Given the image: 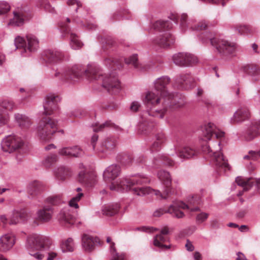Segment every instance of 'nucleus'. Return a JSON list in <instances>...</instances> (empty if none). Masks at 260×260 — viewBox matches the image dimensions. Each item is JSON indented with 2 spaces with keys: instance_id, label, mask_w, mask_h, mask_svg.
Listing matches in <instances>:
<instances>
[{
  "instance_id": "7ed1b4c3",
  "label": "nucleus",
  "mask_w": 260,
  "mask_h": 260,
  "mask_svg": "<svg viewBox=\"0 0 260 260\" xmlns=\"http://www.w3.org/2000/svg\"><path fill=\"white\" fill-rule=\"evenodd\" d=\"M60 100L57 95L49 94L44 104V114L46 115L41 119L37 129L38 136L42 141H47L52 138V135L57 131V122L47 115L52 114L57 108Z\"/></svg>"
},
{
  "instance_id": "79ce46f5",
  "label": "nucleus",
  "mask_w": 260,
  "mask_h": 260,
  "mask_svg": "<svg viewBox=\"0 0 260 260\" xmlns=\"http://www.w3.org/2000/svg\"><path fill=\"white\" fill-rule=\"evenodd\" d=\"M61 249L63 252H72L74 250V240L71 238H69L62 242Z\"/></svg>"
},
{
  "instance_id": "4c0bfd02",
  "label": "nucleus",
  "mask_w": 260,
  "mask_h": 260,
  "mask_svg": "<svg viewBox=\"0 0 260 260\" xmlns=\"http://www.w3.org/2000/svg\"><path fill=\"white\" fill-rule=\"evenodd\" d=\"M105 63L107 66H109L114 70H120L122 68L121 62L118 59H114L111 56H108L105 59Z\"/></svg>"
},
{
  "instance_id": "b1692460",
  "label": "nucleus",
  "mask_w": 260,
  "mask_h": 260,
  "mask_svg": "<svg viewBox=\"0 0 260 260\" xmlns=\"http://www.w3.org/2000/svg\"><path fill=\"white\" fill-rule=\"evenodd\" d=\"M249 117L250 112L249 110L245 107H242L239 108L235 112L231 118V122L232 124L242 122L248 119Z\"/></svg>"
},
{
  "instance_id": "39448f33",
  "label": "nucleus",
  "mask_w": 260,
  "mask_h": 260,
  "mask_svg": "<svg viewBox=\"0 0 260 260\" xmlns=\"http://www.w3.org/2000/svg\"><path fill=\"white\" fill-rule=\"evenodd\" d=\"M158 92L156 93L153 91H148L145 93L143 101L149 115L161 118L167 110V104L165 101L162 104V109L157 108L161 101Z\"/></svg>"
},
{
  "instance_id": "c03bdc74",
  "label": "nucleus",
  "mask_w": 260,
  "mask_h": 260,
  "mask_svg": "<svg viewBox=\"0 0 260 260\" xmlns=\"http://www.w3.org/2000/svg\"><path fill=\"white\" fill-rule=\"evenodd\" d=\"M154 163L157 166H160L161 164H163L165 165L172 166L174 164L173 161L166 155H162L159 158H155Z\"/></svg>"
},
{
  "instance_id": "c9c22d12",
  "label": "nucleus",
  "mask_w": 260,
  "mask_h": 260,
  "mask_svg": "<svg viewBox=\"0 0 260 260\" xmlns=\"http://www.w3.org/2000/svg\"><path fill=\"white\" fill-rule=\"evenodd\" d=\"M120 208L117 204L105 206L102 209L103 214L107 216H112L116 214Z\"/></svg>"
},
{
  "instance_id": "5701e85b",
  "label": "nucleus",
  "mask_w": 260,
  "mask_h": 260,
  "mask_svg": "<svg viewBox=\"0 0 260 260\" xmlns=\"http://www.w3.org/2000/svg\"><path fill=\"white\" fill-rule=\"evenodd\" d=\"M175 81L180 88L187 89L194 82V78L189 74H181L176 77Z\"/></svg>"
},
{
  "instance_id": "c756f323",
  "label": "nucleus",
  "mask_w": 260,
  "mask_h": 260,
  "mask_svg": "<svg viewBox=\"0 0 260 260\" xmlns=\"http://www.w3.org/2000/svg\"><path fill=\"white\" fill-rule=\"evenodd\" d=\"M169 234L168 229H162L159 234H157L154 238L153 244L155 246L161 248H169V247L164 245V242L167 241V235Z\"/></svg>"
},
{
  "instance_id": "09e8293b",
  "label": "nucleus",
  "mask_w": 260,
  "mask_h": 260,
  "mask_svg": "<svg viewBox=\"0 0 260 260\" xmlns=\"http://www.w3.org/2000/svg\"><path fill=\"white\" fill-rule=\"evenodd\" d=\"M47 202L52 205H58L62 202V197L60 195H55L50 197L47 199Z\"/></svg>"
},
{
  "instance_id": "4468645a",
  "label": "nucleus",
  "mask_w": 260,
  "mask_h": 260,
  "mask_svg": "<svg viewBox=\"0 0 260 260\" xmlns=\"http://www.w3.org/2000/svg\"><path fill=\"white\" fill-rule=\"evenodd\" d=\"M174 62L180 67L192 66L198 62V58L194 55L188 53H178L173 56Z\"/></svg>"
},
{
  "instance_id": "774afa93",
  "label": "nucleus",
  "mask_w": 260,
  "mask_h": 260,
  "mask_svg": "<svg viewBox=\"0 0 260 260\" xmlns=\"http://www.w3.org/2000/svg\"><path fill=\"white\" fill-rule=\"evenodd\" d=\"M140 106V105L138 102H134L132 103V104L131 105V109L132 111H137L138 110Z\"/></svg>"
},
{
  "instance_id": "f03ea898",
  "label": "nucleus",
  "mask_w": 260,
  "mask_h": 260,
  "mask_svg": "<svg viewBox=\"0 0 260 260\" xmlns=\"http://www.w3.org/2000/svg\"><path fill=\"white\" fill-rule=\"evenodd\" d=\"M84 74L89 80H99L101 79L103 87L109 92L115 93L121 89V85L116 74L103 75L95 67L88 66L87 69L83 70L80 66L76 65L72 68L68 69L63 72L56 71L54 76L59 77L62 80L75 82L79 79Z\"/></svg>"
},
{
  "instance_id": "58836bf2",
  "label": "nucleus",
  "mask_w": 260,
  "mask_h": 260,
  "mask_svg": "<svg viewBox=\"0 0 260 260\" xmlns=\"http://www.w3.org/2000/svg\"><path fill=\"white\" fill-rule=\"evenodd\" d=\"M42 189L41 184L37 181L31 182L28 186V192L32 197L37 195Z\"/></svg>"
},
{
  "instance_id": "f3484780",
  "label": "nucleus",
  "mask_w": 260,
  "mask_h": 260,
  "mask_svg": "<svg viewBox=\"0 0 260 260\" xmlns=\"http://www.w3.org/2000/svg\"><path fill=\"white\" fill-rule=\"evenodd\" d=\"M170 82V79L167 76L161 77L156 80L154 82V88L160 95L164 98L172 96L171 93L167 89V85Z\"/></svg>"
},
{
  "instance_id": "dca6fc26",
  "label": "nucleus",
  "mask_w": 260,
  "mask_h": 260,
  "mask_svg": "<svg viewBox=\"0 0 260 260\" xmlns=\"http://www.w3.org/2000/svg\"><path fill=\"white\" fill-rule=\"evenodd\" d=\"M26 215V213L23 210L21 211H14L9 220L5 215H2L0 217V226L7 225H16L20 220L24 219Z\"/></svg>"
},
{
  "instance_id": "3c124183",
  "label": "nucleus",
  "mask_w": 260,
  "mask_h": 260,
  "mask_svg": "<svg viewBox=\"0 0 260 260\" xmlns=\"http://www.w3.org/2000/svg\"><path fill=\"white\" fill-rule=\"evenodd\" d=\"M83 197V193L81 192H79L78 194L73 198L69 202V205L72 207H74L75 208H78L79 206L78 205V202L81 200V198Z\"/></svg>"
},
{
  "instance_id": "a211bd4d",
  "label": "nucleus",
  "mask_w": 260,
  "mask_h": 260,
  "mask_svg": "<svg viewBox=\"0 0 260 260\" xmlns=\"http://www.w3.org/2000/svg\"><path fill=\"white\" fill-rule=\"evenodd\" d=\"M53 209L51 206H44L37 212V217L35 220L36 225L48 222L52 218Z\"/></svg>"
},
{
  "instance_id": "6e6552de",
  "label": "nucleus",
  "mask_w": 260,
  "mask_h": 260,
  "mask_svg": "<svg viewBox=\"0 0 260 260\" xmlns=\"http://www.w3.org/2000/svg\"><path fill=\"white\" fill-rule=\"evenodd\" d=\"M98 136L94 134L91 138V145L93 150L98 153L107 155L110 154L116 147L117 141L114 137H107L103 139L100 145L96 146Z\"/></svg>"
},
{
  "instance_id": "603ef678",
  "label": "nucleus",
  "mask_w": 260,
  "mask_h": 260,
  "mask_svg": "<svg viewBox=\"0 0 260 260\" xmlns=\"http://www.w3.org/2000/svg\"><path fill=\"white\" fill-rule=\"evenodd\" d=\"M15 46L17 48H23L25 51L27 49V44L23 38L18 37L15 39Z\"/></svg>"
},
{
  "instance_id": "9b49d317",
  "label": "nucleus",
  "mask_w": 260,
  "mask_h": 260,
  "mask_svg": "<svg viewBox=\"0 0 260 260\" xmlns=\"http://www.w3.org/2000/svg\"><path fill=\"white\" fill-rule=\"evenodd\" d=\"M158 179L161 181L165 186L166 189L164 193H161L158 190H154L151 188L152 191L150 194H155L158 198L160 199H166L171 191L170 187L172 183V179L169 172L164 170H160L157 173ZM146 194L145 195H146ZM147 194H149L148 193Z\"/></svg>"
},
{
  "instance_id": "5fc2aeb1",
  "label": "nucleus",
  "mask_w": 260,
  "mask_h": 260,
  "mask_svg": "<svg viewBox=\"0 0 260 260\" xmlns=\"http://www.w3.org/2000/svg\"><path fill=\"white\" fill-rule=\"evenodd\" d=\"M113 125V123L107 121L105 123L99 124H96L95 125L93 126V131L95 132H98L101 131H102L106 127H111Z\"/></svg>"
},
{
  "instance_id": "de8ad7c7",
  "label": "nucleus",
  "mask_w": 260,
  "mask_h": 260,
  "mask_svg": "<svg viewBox=\"0 0 260 260\" xmlns=\"http://www.w3.org/2000/svg\"><path fill=\"white\" fill-rule=\"evenodd\" d=\"M124 61L126 64H132L135 68H138L139 67L138 56L136 54H134L128 58H125Z\"/></svg>"
},
{
  "instance_id": "69168bd1",
  "label": "nucleus",
  "mask_w": 260,
  "mask_h": 260,
  "mask_svg": "<svg viewBox=\"0 0 260 260\" xmlns=\"http://www.w3.org/2000/svg\"><path fill=\"white\" fill-rule=\"evenodd\" d=\"M105 44L106 46H107V48L105 47L104 46H103L102 47L104 50H107L108 48H110L113 46L115 44V42L111 39H108L106 41Z\"/></svg>"
},
{
  "instance_id": "4be33fe9",
  "label": "nucleus",
  "mask_w": 260,
  "mask_h": 260,
  "mask_svg": "<svg viewBox=\"0 0 260 260\" xmlns=\"http://www.w3.org/2000/svg\"><path fill=\"white\" fill-rule=\"evenodd\" d=\"M260 136V119L253 120L248 128L245 136L247 141H251Z\"/></svg>"
},
{
  "instance_id": "f8f14e48",
  "label": "nucleus",
  "mask_w": 260,
  "mask_h": 260,
  "mask_svg": "<svg viewBox=\"0 0 260 260\" xmlns=\"http://www.w3.org/2000/svg\"><path fill=\"white\" fill-rule=\"evenodd\" d=\"M210 42L217 51L223 55L233 54L235 51L236 46L234 43L216 38L210 39Z\"/></svg>"
},
{
  "instance_id": "ea45409f",
  "label": "nucleus",
  "mask_w": 260,
  "mask_h": 260,
  "mask_svg": "<svg viewBox=\"0 0 260 260\" xmlns=\"http://www.w3.org/2000/svg\"><path fill=\"white\" fill-rule=\"evenodd\" d=\"M165 135L162 133H158L156 135V140L151 148V150L152 151L158 150L161 147V145L165 142Z\"/></svg>"
},
{
  "instance_id": "c85d7f7f",
  "label": "nucleus",
  "mask_w": 260,
  "mask_h": 260,
  "mask_svg": "<svg viewBox=\"0 0 260 260\" xmlns=\"http://www.w3.org/2000/svg\"><path fill=\"white\" fill-rule=\"evenodd\" d=\"M14 17L13 19L10 21L9 25L20 26L30 18L28 14L25 12H15L14 13Z\"/></svg>"
},
{
  "instance_id": "49530a36",
  "label": "nucleus",
  "mask_w": 260,
  "mask_h": 260,
  "mask_svg": "<svg viewBox=\"0 0 260 260\" xmlns=\"http://www.w3.org/2000/svg\"><path fill=\"white\" fill-rule=\"evenodd\" d=\"M58 160V157L56 154H50L47 156L43 161V164L46 168L50 167Z\"/></svg>"
},
{
  "instance_id": "ddd939ff",
  "label": "nucleus",
  "mask_w": 260,
  "mask_h": 260,
  "mask_svg": "<svg viewBox=\"0 0 260 260\" xmlns=\"http://www.w3.org/2000/svg\"><path fill=\"white\" fill-rule=\"evenodd\" d=\"M103 242L97 236L84 233L81 235V245L83 249L86 252L93 251L95 247L102 246Z\"/></svg>"
},
{
  "instance_id": "f257e3e1",
  "label": "nucleus",
  "mask_w": 260,
  "mask_h": 260,
  "mask_svg": "<svg viewBox=\"0 0 260 260\" xmlns=\"http://www.w3.org/2000/svg\"><path fill=\"white\" fill-rule=\"evenodd\" d=\"M120 172V167L117 165L108 167L104 172V179L107 183H111L109 188L111 190H131L133 193L139 196H145L153 191L150 187L145 186L149 183L150 180L144 176H138L114 181Z\"/></svg>"
},
{
  "instance_id": "2eb2a0df",
  "label": "nucleus",
  "mask_w": 260,
  "mask_h": 260,
  "mask_svg": "<svg viewBox=\"0 0 260 260\" xmlns=\"http://www.w3.org/2000/svg\"><path fill=\"white\" fill-rule=\"evenodd\" d=\"M202 136L204 141L209 140L215 136L217 139L224 137V133L217 129L215 125L212 123H208L204 125L202 127Z\"/></svg>"
},
{
  "instance_id": "2f4dec72",
  "label": "nucleus",
  "mask_w": 260,
  "mask_h": 260,
  "mask_svg": "<svg viewBox=\"0 0 260 260\" xmlns=\"http://www.w3.org/2000/svg\"><path fill=\"white\" fill-rule=\"evenodd\" d=\"M243 71L250 76L253 81H258L260 77V68L255 64H248L244 67Z\"/></svg>"
},
{
  "instance_id": "13d9d810",
  "label": "nucleus",
  "mask_w": 260,
  "mask_h": 260,
  "mask_svg": "<svg viewBox=\"0 0 260 260\" xmlns=\"http://www.w3.org/2000/svg\"><path fill=\"white\" fill-rule=\"evenodd\" d=\"M135 158L134 156L131 154H126L125 155L123 158L122 162L125 165H131L132 164V162H134Z\"/></svg>"
},
{
  "instance_id": "680f3d73",
  "label": "nucleus",
  "mask_w": 260,
  "mask_h": 260,
  "mask_svg": "<svg viewBox=\"0 0 260 260\" xmlns=\"http://www.w3.org/2000/svg\"><path fill=\"white\" fill-rule=\"evenodd\" d=\"M236 29L240 34H245L248 33V28L245 25H238L236 27Z\"/></svg>"
},
{
  "instance_id": "1a4fd4ad",
  "label": "nucleus",
  "mask_w": 260,
  "mask_h": 260,
  "mask_svg": "<svg viewBox=\"0 0 260 260\" xmlns=\"http://www.w3.org/2000/svg\"><path fill=\"white\" fill-rule=\"evenodd\" d=\"M24 145V141L15 135H10L4 138L2 142V148L4 151L11 153L21 149Z\"/></svg>"
},
{
  "instance_id": "4d7b16f0",
  "label": "nucleus",
  "mask_w": 260,
  "mask_h": 260,
  "mask_svg": "<svg viewBox=\"0 0 260 260\" xmlns=\"http://www.w3.org/2000/svg\"><path fill=\"white\" fill-rule=\"evenodd\" d=\"M10 7L5 2L0 3V15L4 14L9 11Z\"/></svg>"
},
{
  "instance_id": "6ab92c4d",
  "label": "nucleus",
  "mask_w": 260,
  "mask_h": 260,
  "mask_svg": "<svg viewBox=\"0 0 260 260\" xmlns=\"http://www.w3.org/2000/svg\"><path fill=\"white\" fill-rule=\"evenodd\" d=\"M237 183L243 187V191L248 190L253 185L256 187L257 191L260 193V179L254 178H243L238 177L236 178Z\"/></svg>"
},
{
  "instance_id": "e2e57ef3",
  "label": "nucleus",
  "mask_w": 260,
  "mask_h": 260,
  "mask_svg": "<svg viewBox=\"0 0 260 260\" xmlns=\"http://www.w3.org/2000/svg\"><path fill=\"white\" fill-rule=\"evenodd\" d=\"M208 214L206 213H201L199 214L197 216V221L199 223H201L204 221L208 218Z\"/></svg>"
},
{
  "instance_id": "f704fd0d",
  "label": "nucleus",
  "mask_w": 260,
  "mask_h": 260,
  "mask_svg": "<svg viewBox=\"0 0 260 260\" xmlns=\"http://www.w3.org/2000/svg\"><path fill=\"white\" fill-rule=\"evenodd\" d=\"M14 117L16 122L21 128H27L31 125L30 119L24 115L16 113Z\"/></svg>"
},
{
  "instance_id": "a19ab883",
  "label": "nucleus",
  "mask_w": 260,
  "mask_h": 260,
  "mask_svg": "<svg viewBox=\"0 0 260 260\" xmlns=\"http://www.w3.org/2000/svg\"><path fill=\"white\" fill-rule=\"evenodd\" d=\"M171 26L172 24L170 21L164 20H158L153 25L155 29L160 31L169 29Z\"/></svg>"
},
{
  "instance_id": "aec40b11",
  "label": "nucleus",
  "mask_w": 260,
  "mask_h": 260,
  "mask_svg": "<svg viewBox=\"0 0 260 260\" xmlns=\"http://www.w3.org/2000/svg\"><path fill=\"white\" fill-rule=\"evenodd\" d=\"M44 59L53 63L68 58V55L57 50H47L44 53Z\"/></svg>"
},
{
  "instance_id": "393cba45",
  "label": "nucleus",
  "mask_w": 260,
  "mask_h": 260,
  "mask_svg": "<svg viewBox=\"0 0 260 260\" xmlns=\"http://www.w3.org/2000/svg\"><path fill=\"white\" fill-rule=\"evenodd\" d=\"M15 242L13 234H8L0 238V251L6 252L12 248Z\"/></svg>"
},
{
  "instance_id": "bf43d9fd",
  "label": "nucleus",
  "mask_w": 260,
  "mask_h": 260,
  "mask_svg": "<svg viewBox=\"0 0 260 260\" xmlns=\"http://www.w3.org/2000/svg\"><path fill=\"white\" fill-rule=\"evenodd\" d=\"M71 149L70 147H63L59 149L58 153L62 156L71 157Z\"/></svg>"
},
{
  "instance_id": "cd10ccee",
  "label": "nucleus",
  "mask_w": 260,
  "mask_h": 260,
  "mask_svg": "<svg viewBox=\"0 0 260 260\" xmlns=\"http://www.w3.org/2000/svg\"><path fill=\"white\" fill-rule=\"evenodd\" d=\"M172 96H169L168 98V101H166L167 107L168 106L174 108H180L183 107L185 104V98L180 94H176L175 95L171 93Z\"/></svg>"
},
{
  "instance_id": "052dcab7",
  "label": "nucleus",
  "mask_w": 260,
  "mask_h": 260,
  "mask_svg": "<svg viewBox=\"0 0 260 260\" xmlns=\"http://www.w3.org/2000/svg\"><path fill=\"white\" fill-rule=\"evenodd\" d=\"M67 4L69 6H75V9L76 12L79 8L82 7V4L76 0H69Z\"/></svg>"
},
{
  "instance_id": "9d476101",
  "label": "nucleus",
  "mask_w": 260,
  "mask_h": 260,
  "mask_svg": "<svg viewBox=\"0 0 260 260\" xmlns=\"http://www.w3.org/2000/svg\"><path fill=\"white\" fill-rule=\"evenodd\" d=\"M180 26L183 30L188 28L192 30H202L209 28L210 24L206 20H202L195 24L193 19L188 20L187 15L182 14L180 16Z\"/></svg>"
},
{
  "instance_id": "a18cd8bd",
  "label": "nucleus",
  "mask_w": 260,
  "mask_h": 260,
  "mask_svg": "<svg viewBox=\"0 0 260 260\" xmlns=\"http://www.w3.org/2000/svg\"><path fill=\"white\" fill-rule=\"evenodd\" d=\"M71 45L74 49L80 48L82 45V43L79 40L78 37L73 32L70 33Z\"/></svg>"
},
{
  "instance_id": "6e6d98bb",
  "label": "nucleus",
  "mask_w": 260,
  "mask_h": 260,
  "mask_svg": "<svg viewBox=\"0 0 260 260\" xmlns=\"http://www.w3.org/2000/svg\"><path fill=\"white\" fill-rule=\"evenodd\" d=\"M260 156V151H250L248 155H246L244 157L245 159H251L252 160L256 159Z\"/></svg>"
},
{
  "instance_id": "0eeeda50",
  "label": "nucleus",
  "mask_w": 260,
  "mask_h": 260,
  "mask_svg": "<svg viewBox=\"0 0 260 260\" xmlns=\"http://www.w3.org/2000/svg\"><path fill=\"white\" fill-rule=\"evenodd\" d=\"M51 244V239L47 237L37 234L30 235L27 239V247L29 251V254L37 260H42L44 255L40 252H36Z\"/></svg>"
},
{
  "instance_id": "72a5a7b5",
  "label": "nucleus",
  "mask_w": 260,
  "mask_h": 260,
  "mask_svg": "<svg viewBox=\"0 0 260 260\" xmlns=\"http://www.w3.org/2000/svg\"><path fill=\"white\" fill-rule=\"evenodd\" d=\"M54 174L58 180L63 181L71 176V171L69 168L61 166L55 171Z\"/></svg>"
},
{
  "instance_id": "412c9836",
  "label": "nucleus",
  "mask_w": 260,
  "mask_h": 260,
  "mask_svg": "<svg viewBox=\"0 0 260 260\" xmlns=\"http://www.w3.org/2000/svg\"><path fill=\"white\" fill-rule=\"evenodd\" d=\"M174 42V38L171 34L168 32L159 36L153 40V44L164 48L173 45Z\"/></svg>"
},
{
  "instance_id": "a878e982",
  "label": "nucleus",
  "mask_w": 260,
  "mask_h": 260,
  "mask_svg": "<svg viewBox=\"0 0 260 260\" xmlns=\"http://www.w3.org/2000/svg\"><path fill=\"white\" fill-rule=\"evenodd\" d=\"M79 181L88 187L93 186L96 181L95 175L91 172L82 171L79 174Z\"/></svg>"
},
{
  "instance_id": "e433bc0d",
  "label": "nucleus",
  "mask_w": 260,
  "mask_h": 260,
  "mask_svg": "<svg viewBox=\"0 0 260 260\" xmlns=\"http://www.w3.org/2000/svg\"><path fill=\"white\" fill-rule=\"evenodd\" d=\"M27 44V49L30 52L36 50L38 47L39 42L36 37L32 35H28L26 36Z\"/></svg>"
},
{
  "instance_id": "7c9ffc66",
  "label": "nucleus",
  "mask_w": 260,
  "mask_h": 260,
  "mask_svg": "<svg viewBox=\"0 0 260 260\" xmlns=\"http://www.w3.org/2000/svg\"><path fill=\"white\" fill-rule=\"evenodd\" d=\"M106 242L110 244V249L111 253V260H126V256L124 253L116 251L115 243L112 242V238L107 237Z\"/></svg>"
},
{
  "instance_id": "bb28decb",
  "label": "nucleus",
  "mask_w": 260,
  "mask_h": 260,
  "mask_svg": "<svg viewBox=\"0 0 260 260\" xmlns=\"http://www.w3.org/2000/svg\"><path fill=\"white\" fill-rule=\"evenodd\" d=\"M176 152L177 156L182 159H189L198 154L197 150L193 147L186 146L182 148H176Z\"/></svg>"
},
{
  "instance_id": "864d4df0",
  "label": "nucleus",
  "mask_w": 260,
  "mask_h": 260,
  "mask_svg": "<svg viewBox=\"0 0 260 260\" xmlns=\"http://www.w3.org/2000/svg\"><path fill=\"white\" fill-rule=\"evenodd\" d=\"M9 119V114L6 112H4L2 109H0V126L7 124Z\"/></svg>"
},
{
  "instance_id": "0e129e2a",
  "label": "nucleus",
  "mask_w": 260,
  "mask_h": 260,
  "mask_svg": "<svg viewBox=\"0 0 260 260\" xmlns=\"http://www.w3.org/2000/svg\"><path fill=\"white\" fill-rule=\"evenodd\" d=\"M169 209V208L167 210H165L164 209H159L156 210L154 212L153 216L155 217H159L161 215H162V214H164V213H170L168 212Z\"/></svg>"
},
{
  "instance_id": "473e14b6",
  "label": "nucleus",
  "mask_w": 260,
  "mask_h": 260,
  "mask_svg": "<svg viewBox=\"0 0 260 260\" xmlns=\"http://www.w3.org/2000/svg\"><path fill=\"white\" fill-rule=\"evenodd\" d=\"M59 219L61 221L69 223L75 226H82V223L78 220L75 219L69 213L61 212L58 216Z\"/></svg>"
},
{
  "instance_id": "8fccbe9b",
  "label": "nucleus",
  "mask_w": 260,
  "mask_h": 260,
  "mask_svg": "<svg viewBox=\"0 0 260 260\" xmlns=\"http://www.w3.org/2000/svg\"><path fill=\"white\" fill-rule=\"evenodd\" d=\"M71 149V157H78L82 156L83 154V150L78 146L73 147H70Z\"/></svg>"
},
{
  "instance_id": "423d86ee",
  "label": "nucleus",
  "mask_w": 260,
  "mask_h": 260,
  "mask_svg": "<svg viewBox=\"0 0 260 260\" xmlns=\"http://www.w3.org/2000/svg\"><path fill=\"white\" fill-rule=\"evenodd\" d=\"M220 144L219 141L210 144L206 143L202 146V150L205 154L212 157V160L218 169H223L225 171L229 169V167L227 160L220 152Z\"/></svg>"
},
{
  "instance_id": "20e7f679",
  "label": "nucleus",
  "mask_w": 260,
  "mask_h": 260,
  "mask_svg": "<svg viewBox=\"0 0 260 260\" xmlns=\"http://www.w3.org/2000/svg\"><path fill=\"white\" fill-rule=\"evenodd\" d=\"M200 202V197L194 195L189 197L187 200V204L182 201L174 202L169 207L168 212L172 216L178 218L184 217L185 212L190 211L194 212L198 211L199 208L197 205Z\"/></svg>"
},
{
  "instance_id": "37998d69",
  "label": "nucleus",
  "mask_w": 260,
  "mask_h": 260,
  "mask_svg": "<svg viewBox=\"0 0 260 260\" xmlns=\"http://www.w3.org/2000/svg\"><path fill=\"white\" fill-rule=\"evenodd\" d=\"M0 107L6 111L12 112L16 108V106L13 101L10 100H4L0 104Z\"/></svg>"
},
{
  "instance_id": "338daca9",
  "label": "nucleus",
  "mask_w": 260,
  "mask_h": 260,
  "mask_svg": "<svg viewBox=\"0 0 260 260\" xmlns=\"http://www.w3.org/2000/svg\"><path fill=\"white\" fill-rule=\"evenodd\" d=\"M60 27L61 30L65 33H69L70 31V28L66 23H61L60 24Z\"/></svg>"
}]
</instances>
